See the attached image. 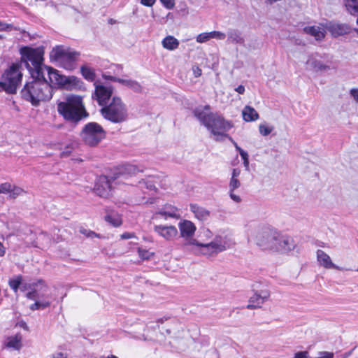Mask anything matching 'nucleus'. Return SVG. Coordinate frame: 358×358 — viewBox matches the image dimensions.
Wrapping results in <instances>:
<instances>
[{
	"label": "nucleus",
	"instance_id": "f257e3e1",
	"mask_svg": "<svg viewBox=\"0 0 358 358\" xmlns=\"http://www.w3.org/2000/svg\"><path fill=\"white\" fill-rule=\"evenodd\" d=\"M256 244L264 250L287 252L294 249V239L271 229L259 231L256 236Z\"/></svg>",
	"mask_w": 358,
	"mask_h": 358
},
{
	"label": "nucleus",
	"instance_id": "f03ea898",
	"mask_svg": "<svg viewBox=\"0 0 358 358\" xmlns=\"http://www.w3.org/2000/svg\"><path fill=\"white\" fill-rule=\"evenodd\" d=\"M200 241L194 245L197 251L195 255L211 257L227 250L231 246V242L227 236L216 234L208 228H203L200 232Z\"/></svg>",
	"mask_w": 358,
	"mask_h": 358
},
{
	"label": "nucleus",
	"instance_id": "7ed1b4c3",
	"mask_svg": "<svg viewBox=\"0 0 358 358\" xmlns=\"http://www.w3.org/2000/svg\"><path fill=\"white\" fill-rule=\"evenodd\" d=\"M194 115L215 136H226V133L233 127L231 121L226 120L218 113L210 112L209 105L196 108Z\"/></svg>",
	"mask_w": 358,
	"mask_h": 358
},
{
	"label": "nucleus",
	"instance_id": "20e7f679",
	"mask_svg": "<svg viewBox=\"0 0 358 358\" xmlns=\"http://www.w3.org/2000/svg\"><path fill=\"white\" fill-rule=\"evenodd\" d=\"M32 78L22 89L21 96L32 106H38L41 102L49 101L52 98L53 90L48 80L41 79V77Z\"/></svg>",
	"mask_w": 358,
	"mask_h": 358
},
{
	"label": "nucleus",
	"instance_id": "39448f33",
	"mask_svg": "<svg viewBox=\"0 0 358 358\" xmlns=\"http://www.w3.org/2000/svg\"><path fill=\"white\" fill-rule=\"evenodd\" d=\"M58 113L67 121L78 122L87 116L83 99L78 95L67 96L64 101L57 103Z\"/></svg>",
	"mask_w": 358,
	"mask_h": 358
},
{
	"label": "nucleus",
	"instance_id": "423d86ee",
	"mask_svg": "<svg viewBox=\"0 0 358 358\" xmlns=\"http://www.w3.org/2000/svg\"><path fill=\"white\" fill-rule=\"evenodd\" d=\"M21 64L28 69L32 78H39L42 76L43 65V48L41 47L33 48L25 46L20 48Z\"/></svg>",
	"mask_w": 358,
	"mask_h": 358
},
{
	"label": "nucleus",
	"instance_id": "0eeeda50",
	"mask_svg": "<svg viewBox=\"0 0 358 358\" xmlns=\"http://www.w3.org/2000/svg\"><path fill=\"white\" fill-rule=\"evenodd\" d=\"M80 53L63 45H58L52 48L50 52V58L64 69L72 71L76 69Z\"/></svg>",
	"mask_w": 358,
	"mask_h": 358
},
{
	"label": "nucleus",
	"instance_id": "6e6552de",
	"mask_svg": "<svg viewBox=\"0 0 358 358\" xmlns=\"http://www.w3.org/2000/svg\"><path fill=\"white\" fill-rule=\"evenodd\" d=\"M102 116L113 123L125 122L128 118V110L121 98L113 97L111 101L100 110Z\"/></svg>",
	"mask_w": 358,
	"mask_h": 358
},
{
	"label": "nucleus",
	"instance_id": "1a4fd4ad",
	"mask_svg": "<svg viewBox=\"0 0 358 358\" xmlns=\"http://www.w3.org/2000/svg\"><path fill=\"white\" fill-rule=\"evenodd\" d=\"M22 78L20 65L13 64L2 75L0 81V92L5 91L8 94H15Z\"/></svg>",
	"mask_w": 358,
	"mask_h": 358
},
{
	"label": "nucleus",
	"instance_id": "9d476101",
	"mask_svg": "<svg viewBox=\"0 0 358 358\" xmlns=\"http://www.w3.org/2000/svg\"><path fill=\"white\" fill-rule=\"evenodd\" d=\"M80 136L85 145L94 147L105 138L106 132L98 123L89 122L84 126Z\"/></svg>",
	"mask_w": 358,
	"mask_h": 358
},
{
	"label": "nucleus",
	"instance_id": "9b49d317",
	"mask_svg": "<svg viewBox=\"0 0 358 358\" xmlns=\"http://www.w3.org/2000/svg\"><path fill=\"white\" fill-rule=\"evenodd\" d=\"M180 236L183 241L182 247L192 253H197L194 248V245L198 244V240L194 238V234L196 230V225L189 220H184L178 223Z\"/></svg>",
	"mask_w": 358,
	"mask_h": 358
},
{
	"label": "nucleus",
	"instance_id": "f8f14e48",
	"mask_svg": "<svg viewBox=\"0 0 358 358\" xmlns=\"http://www.w3.org/2000/svg\"><path fill=\"white\" fill-rule=\"evenodd\" d=\"M43 72L42 76H40L41 78L47 80L48 79V83L52 88L53 86L66 87L67 85L71 83L72 80L75 79L73 77L67 78L60 75L58 71L47 66L43 67Z\"/></svg>",
	"mask_w": 358,
	"mask_h": 358
},
{
	"label": "nucleus",
	"instance_id": "ddd939ff",
	"mask_svg": "<svg viewBox=\"0 0 358 358\" xmlns=\"http://www.w3.org/2000/svg\"><path fill=\"white\" fill-rule=\"evenodd\" d=\"M180 217V215L179 213V209L169 203H166L161 208L158 209L155 211L152 218L153 220H167L168 219H179Z\"/></svg>",
	"mask_w": 358,
	"mask_h": 358
},
{
	"label": "nucleus",
	"instance_id": "4468645a",
	"mask_svg": "<svg viewBox=\"0 0 358 358\" xmlns=\"http://www.w3.org/2000/svg\"><path fill=\"white\" fill-rule=\"evenodd\" d=\"M270 297V291L268 289L255 290L252 296L249 299L247 308L254 309L260 308L262 305L267 301Z\"/></svg>",
	"mask_w": 358,
	"mask_h": 358
},
{
	"label": "nucleus",
	"instance_id": "2eb2a0df",
	"mask_svg": "<svg viewBox=\"0 0 358 358\" xmlns=\"http://www.w3.org/2000/svg\"><path fill=\"white\" fill-rule=\"evenodd\" d=\"M94 190L100 197H108L111 192V185L108 178L105 176H99L96 180Z\"/></svg>",
	"mask_w": 358,
	"mask_h": 358
},
{
	"label": "nucleus",
	"instance_id": "dca6fc26",
	"mask_svg": "<svg viewBox=\"0 0 358 358\" xmlns=\"http://www.w3.org/2000/svg\"><path fill=\"white\" fill-rule=\"evenodd\" d=\"M113 88L111 86H104L103 85H96L94 96L100 106H106L108 101L112 96Z\"/></svg>",
	"mask_w": 358,
	"mask_h": 358
},
{
	"label": "nucleus",
	"instance_id": "f3484780",
	"mask_svg": "<svg viewBox=\"0 0 358 358\" xmlns=\"http://www.w3.org/2000/svg\"><path fill=\"white\" fill-rule=\"evenodd\" d=\"M154 231L168 241L174 240L178 234L177 228L172 225H155Z\"/></svg>",
	"mask_w": 358,
	"mask_h": 358
},
{
	"label": "nucleus",
	"instance_id": "a211bd4d",
	"mask_svg": "<svg viewBox=\"0 0 358 358\" xmlns=\"http://www.w3.org/2000/svg\"><path fill=\"white\" fill-rule=\"evenodd\" d=\"M325 27L334 37L347 34L350 31V27L346 24L329 22L325 24Z\"/></svg>",
	"mask_w": 358,
	"mask_h": 358
},
{
	"label": "nucleus",
	"instance_id": "6ab92c4d",
	"mask_svg": "<svg viewBox=\"0 0 358 358\" xmlns=\"http://www.w3.org/2000/svg\"><path fill=\"white\" fill-rule=\"evenodd\" d=\"M317 260L320 266L327 269H336L339 271H343L344 268H341L335 264L331 259V257L325 252L322 250H317Z\"/></svg>",
	"mask_w": 358,
	"mask_h": 358
},
{
	"label": "nucleus",
	"instance_id": "aec40b11",
	"mask_svg": "<svg viewBox=\"0 0 358 358\" xmlns=\"http://www.w3.org/2000/svg\"><path fill=\"white\" fill-rule=\"evenodd\" d=\"M189 208L194 217L199 221H207L210 217V211L209 210L196 203L190 204Z\"/></svg>",
	"mask_w": 358,
	"mask_h": 358
},
{
	"label": "nucleus",
	"instance_id": "412c9836",
	"mask_svg": "<svg viewBox=\"0 0 358 358\" xmlns=\"http://www.w3.org/2000/svg\"><path fill=\"white\" fill-rule=\"evenodd\" d=\"M326 27L322 26H308L303 29L306 34L313 36L315 40L321 41L325 36Z\"/></svg>",
	"mask_w": 358,
	"mask_h": 358
},
{
	"label": "nucleus",
	"instance_id": "4be33fe9",
	"mask_svg": "<svg viewBox=\"0 0 358 358\" xmlns=\"http://www.w3.org/2000/svg\"><path fill=\"white\" fill-rule=\"evenodd\" d=\"M241 185V181L238 178H230L229 183V195L231 199L234 202L238 203H241L242 199L241 196L235 194V190L239 188Z\"/></svg>",
	"mask_w": 358,
	"mask_h": 358
},
{
	"label": "nucleus",
	"instance_id": "5701e85b",
	"mask_svg": "<svg viewBox=\"0 0 358 358\" xmlns=\"http://www.w3.org/2000/svg\"><path fill=\"white\" fill-rule=\"evenodd\" d=\"M182 334L181 339L176 338L173 342V345L180 351L185 350L191 341L187 333L182 331Z\"/></svg>",
	"mask_w": 358,
	"mask_h": 358
},
{
	"label": "nucleus",
	"instance_id": "b1692460",
	"mask_svg": "<svg viewBox=\"0 0 358 358\" xmlns=\"http://www.w3.org/2000/svg\"><path fill=\"white\" fill-rule=\"evenodd\" d=\"M306 64L316 71H327L330 69L329 66L323 64L321 61L317 59L313 55L309 56L306 61Z\"/></svg>",
	"mask_w": 358,
	"mask_h": 358
},
{
	"label": "nucleus",
	"instance_id": "393cba45",
	"mask_svg": "<svg viewBox=\"0 0 358 358\" xmlns=\"http://www.w3.org/2000/svg\"><path fill=\"white\" fill-rule=\"evenodd\" d=\"M242 115L245 122H253L258 120L259 117L256 110L250 106H246L243 108Z\"/></svg>",
	"mask_w": 358,
	"mask_h": 358
},
{
	"label": "nucleus",
	"instance_id": "a878e982",
	"mask_svg": "<svg viewBox=\"0 0 358 358\" xmlns=\"http://www.w3.org/2000/svg\"><path fill=\"white\" fill-rule=\"evenodd\" d=\"M179 44V41L174 36L170 35L166 36L162 41V47L170 51L176 50Z\"/></svg>",
	"mask_w": 358,
	"mask_h": 358
},
{
	"label": "nucleus",
	"instance_id": "bb28decb",
	"mask_svg": "<svg viewBox=\"0 0 358 358\" xmlns=\"http://www.w3.org/2000/svg\"><path fill=\"white\" fill-rule=\"evenodd\" d=\"M228 41L229 43L243 45L245 39L242 34L236 29H229L227 32Z\"/></svg>",
	"mask_w": 358,
	"mask_h": 358
},
{
	"label": "nucleus",
	"instance_id": "cd10ccee",
	"mask_svg": "<svg viewBox=\"0 0 358 358\" xmlns=\"http://www.w3.org/2000/svg\"><path fill=\"white\" fill-rule=\"evenodd\" d=\"M119 83L122 85L128 87L136 92H139L141 90V85L136 80L131 79H120Z\"/></svg>",
	"mask_w": 358,
	"mask_h": 358
},
{
	"label": "nucleus",
	"instance_id": "c85d7f7f",
	"mask_svg": "<svg viewBox=\"0 0 358 358\" xmlns=\"http://www.w3.org/2000/svg\"><path fill=\"white\" fill-rule=\"evenodd\" d=\"M22 337L20 335H15L8 338L6 346L8 348H13L14 350H20L21 348Z\"/></svg>",
	"mask_w": 358,
	"mask_h": 358
},
{
	"label": "nucleus",
	"instance_id": "c756f323",
	"mask_svg": "<svg viewBox=\"0 0 358 358\" xmlns=\"http://www.w3.org/2000/svg\"><path fill=\"white\" fill-rule=\"evenodd\" d=\"M345 7L352 15H358V0H345Z\"/></svg>",
	"mask_w": 358,
	"mask_h": 358
},
{
	"label": "nucleus",
	"instance_id": "7c9ffc66",
	"mask_svg": "<svg viewBox=\"0 0 358 358\" xmlns=\"http://www.w3.org/2000/svg\"><path fill=\"white\" fill-rule=\"evenodd\" d=\"M105 219L114 227H119L122 224V220L117 214L108 215L106 216Z\"/></svg>",
	"mask_w": 358,
	"mask_h": 358
},
{
	"label": "nucleus",
	"instance_id": "2f4dec72",
	"mask_svg": "<svg viewBox=\"0 0 358 358\" xmlns=\"http://www.w3.org/2000/svg\"><path fill=\"white\" fill-rule=\"evenodd\" d=\"M80 71L83 77L88 80H93L95 76L94 71L87 66H82Z\"/></svg>",
	"mask_w": 358,
	"mask_h": 358
},
{
	"label": "nucleus",
	"instance_id": "473e14b6",
	"mask_svg": "<svg viewBox=\"0 0 358 358\" xmlns=\"http://www.w3.org/2000/svg\"><path fill=\"white\" fill-rule=\"evenodd\" d=\"M50 306V302H49L48 301H41L38 300V299H37L35 301V303L30 306V309L31 310H43L45 308L49 307Z\"/></svg>",
	"mask_w": 358,
	"mask_h": 358
},
{
	"label": "nucleus",
	"instance_id": "72a5a7b5",
	"mask_svg": "<svg viewBox=\"0 0 358 358\" xmlns=\"http://www.w3.org/2000/svg\"><path fill=\"white\" fill-rule=\"evenodd\" d=\"M22 277L21 275H17L15 278L9 280L8 285L15 293L17 292L18 288L22 282Z\"/></svg>",
	"mask_w": 358,
	"mask_h": 358
},
{
	"label": "nucleus",
	"instance_id": "f704fd0d",
	"mask_svg": "<svg viewBox=\"0 0 358 358\" xmlns=\"http://www.w3.org/2000/svg\"><path fill=\"white\" fill-rule=\"evenodd\" d=\"M138 254L139 257L142 260H148V259H151L154 255V253L152 252H150L148 250L143 249L141 248H138Z\"/></svg>",
	"mask_w": 358,
	"mask_h": 358
},
{
	"label": "nucleus",
	"instance_id": "c9c22d12",
	"mask_svg": "<svg viewBox=\"0 0 358 358\" xmlns=\"http://www.w3.org/2000/svg\"><path fill=\"white\" fill-rule=\"evenodd\" d=\"M273 130V127L268 126L266 124H261L259 126V133L264 136H266L269 135Z\"/></svg>",
	"mask_w": 358,
	"mask_h": 358
},
{
	"label": "nucleus",
	"instance_id": "e433bc0d",
	"mask_svg": "<svg viewBox=\"0 0 358 358\" xmlns=\"http://www.w3.org/2000/svg\"><path fill=\"white\" fill-rule=\"evenodd\" d=\"M23 192L24 190L22 188L12 185L9 196L12 199H15L17 196L21 195Z\"/></svg>",
	"mask_w": 358,
	"mask_h": 358
},
{
	"label": "nucleus",
	"instance_id": "4c0bfd02",
	"mask_svg": "<svg viewBox=\"0 0 358 358\" xmlns=\"http://www.w3.org/2000/svg\"><path fill=\"white\" fill-rule=\"evenodd\" d=\"M139 186L141 189H147L149 190H153L155 189V186L153 184V182L150 180H143L142 181L139 182Z\"/></svg>",
	"mask_w": 358,
	"mask_h": 358
},
{
	"label": "nucleus",
	"instance_id": "58836bf2",
	"mask_svg": "<svg viewBox=\"0 0 358 358\" xmlns=\"http://www.w3.org/2000/svg\"><path fill=\"white\" fill-rule=\"evenodd\" d=\"M209 36L211 38H215L217 40H224L226 38V34L219 31H213L208 32Z\"/></svg>",
	"mask_w": 358,
	"mask_h": 358
},
{
	"label": "nucleus",
	"instance_id": "ea45409f",
	"mask_svg": "<svg viewBox=\"0 0 358 358\" xmlns=\"http://www.w3.org/2000/svg\"><path fill=\"white\" fill-rule=\"evenodd\" d=\"M80 234H83L85 236H86L87 238H93L94 237L100 238L99 234H97L95 232H94L91 230L85 229V228H80Z\"/></svg>",
	"mask_w": 358,
	"mask_h": 358
},
{
	"label": "nucleus",
	"instance_id": "a19ab883",
	"mask_svg": "<svg viewBox=\"0 0 358 358\" xmlns=\"http://www.w3.org/2000/svg\"><path fill=\"white\" fill-rule=\"evenodd\" d=\"M17 30L15 27L12 24H8L3 22L0 21V31H10L12 30Z\"/></svg>",
	"mask_w": 358,
	"mask_h": 358
},
{
	"label": "nucleus",
	"instance_id": "79ce46f5",
	"mask_svg": "<svg viewBox=\"0 0 358 358\" xmlns=\"http://www.w3.org/2000/svg\"><path fill=\"white\" fill-rule=\"evenodd\" d=\"M210 39V38L209 36L208 32H203V33L199 34L196 36V41L200 43H205V42L209 41Z\"/></svg>",
	"mask_w": 358,
	"mask_h": 358
},
{
	"label": "nucleus",
	"instance_id": "37998d69",
	"mask_svg": "<svg viewBox=\"0 0 358 358\" xmlns=\"http://www.w3.org/2000/svg\"><path fill=\"white\" fill-rule=\"evenodd\" d=\"M12 185L8 182L2 183L0 185V194H10Z\"/></svg>",
	"mask_w": 358,
	"mask_h": 358
},
{
	"label": "nucleus",
	"instance_id": "c03bdc74",
	"mask_svg": "<svg viewBox=\"0 0 358 358\" xmlns=\"http://www.w3.org/2000/svg\"><path fill=\"white\" fill-rule=\"evenodd\" d=\"M159 1L166 9L171 10L175 7V0H159Z\"/></svg>",
	"mask_w": 358,
	"mask_h": 358
},
{
	"label": "nucleus",
	"instance_id": "a18cd8bd",
	"mask_svg": "<svg viewBox=\"0 0 358 358\" xmlns=\"http://www.w3.org/2000/svg\"><path fill=\"white\" fill-rule=\"evenodd\" d=\"M241 157L243 160V165L246 170L249 169V159H248V154L245 151L241 152Z\"/></svg>",
	"mask_w": 358,
	"mask_h": 358
},
{
	"label": "nucleus",
	"instance_id": "49530a36",
	"mask_svg": "<svg viewBox=\"0 0 358 358\" xmlns=\"http://www.w3.org/2000/svg\"><path fill=\"white\" fill-rule=\"evenodd\" d=\"M349 94L353 101L358 104V88H352L349 92Z\"/></svg>",
	"mask_w": 358,
	"mask_h": 358
},
{
	"label": "nucleus",
	"instance_id": "de8ad7c7",
	"mask_svg": "<svg viewBox=\"0 0 358 358\" xmlns=\"http://www.w3.org/2000/svg\"><path fill=\"white\" fill-rule=\"evenodd\" d=\"M334 354L331 352L321 351L318 352L317 358H334Z\"/></svg>",
	"mask_w": 358,
	"mask_h": 358
},
{
	"label": "nucleus",
	"instance_id": "09e8293b",
	"mask_svg": "<svg viewBox=\"0 0 358 358\" xmlns=\"http://www.w3.org/2000/svg\"><path fill=\"white\" fill-rule=\"evenodd\" d=\"M27 297L31 300L36 301L37 299L39 298L38 294L36 289H34L31 292H29L27 294Z\"/></svg>",
	"mask_w": 358,
	"mask_h": 358
},
{
	"label": "nucleus",
	"instance_id": "8fccbe9b",
	"mask_svg": "<svg viewBox=\"0 0 358 358\" xmlns=\"http://www.w3.org/2000/svg\"><path fill=\"white\" fill-rule=\"evenodd\" d=\"M157 0H140V3L145 6L152 7Z\"/></svg>",
	"mask_w": 358,
	"mask_h": 358
},
{
	"label": "nucleus",
	"instance_id": "3c124183",
	"mask_svg": "<svg viewBox=\"0 0 358 358\" xmlns=\"http://www.w3.org/2000/svg\"><path fill=\"white\" fill-rule=\"evenodd\" d=\"M308 352L307 351H300L294 354V358H308Z\"/></svg>",
	"mask_w": 358,
	"mask_h": 358
},
{
	"label": "nucleus",
	"instance_id": "603ef678",
	"mask_svg": "<svg viewBox=\"0 0 358 358\" xmlns=\"http://www.w3.org/2000/svg\"><path fill=\"white\" fill-rule=\"evenodd\" d=\"M192 71L196 78L199 77L202 73L201 69L196 65L192 66Z\"/></svg>",
	"mask_w": 358,
	"mask_h": 358
},
{
	"label": "nucleus",
	"instance_id": "864d4df0",
	"mask_svg": "<svg viewBox=\"0 0 358 358\" xmlns=\"http://www.w3.org/2000/svg\"><path fill=\"white\" fill-rule=\"evenodd\" d=\"M134 237H136L135 234L134 233L130 232H125L120 236V238L122 239H130Z\"/></svg>",
	"mask_w": 358,
	"mask_h": 358
},
{
	"label": "nucleus",
	"instance_id": "5fc2aeb1",
	"mask_svg": "<svg viewBox=\"0 0 358 358\" xmlns=\"http://www.w3.org/2000/svg\"><path fill=\"white\" fill-rule=\"evenodd\" d=\"M241 175V170L239 169H234L231 173V178H238Z\"/></svg>",
	"mask_w": 358,
	"mask_h": 358
},
{
	"label": "nucleus",
	"instance_id": "6e6d98bb",
	"mask_svg": "<svg viewBox=\"0 0 358 358\" xmlns=\"http://www.w3.org/2000/svg\"><path fill=\"white\" fill-rule=\"evenodd\" d=\"M103 77L105 80H112V81L117 82V83H119V80H120V79H121V78H118L117 77L108 76V75H103Z\"/></svg>",
	"mask_w": 358,
	"mask_h": 358
},
{
	"label": "nucleus",
	"instance_id": "4d7b16f0",
	"mask_svg": "<svg viewBox=\"0 0 358 358\" xmlns=\"http://www.w3.org/2000/svg\"><path fill=\"white\" fill-rule=\"evenodd\" d=\"M126 170L128 171L129 173H135L136 171V167L134 165H127Z\"/></svg>",
	"mask_w": 358,
	"mask_h": 358
},
{
	"label": "nucleus",
	"instance_id": "13d9d810",
	"mask_svg": "<svg viewBox=\"0 0 358 358\" xmlns=\"http://www.w3.org/2000/svg\"><path fill=\"white\" fill-rule=\"evenodd\" d=\"M245 87L242 85L238 86L235 88V91L237 92L240 94H243L245 93Z\"/></svg>",
	"mask_w": 358,
	"mask_h": 358
},
{
	"label": "nucleus",
	"instance_id": "bf43d9fd",
	"mask_svg": "<svg viewBox=\"0 0 358 358\" xmlns=\"http://www.w3.org/2000/svg\"><path fill=\"white\" fill-rule=\"evenodd\" d=\"M230 141L234 144V147L236 148V150L238 151L239 154L241 155V152L244 151L242 148H241L238 144L231 138L229 137Z\"/></svg>",
	"mask_w": 358,
	"mask_h": 358
},
{
	"label": "nucleus",
	"instance_id": "052dcab7",
	"mask_svg": "<svg viewBox=\"0 0 358 358\" xmlns=\"http://www.w3.org/2000/svg\"><path fill=\"white\" fill-rule=\"evenodd\" d=\"M51 358H66V357L64 354L59 352L53 355Z\"/></svg>",
	"mask_w": 358,
	"mask_h": 358
},
{
	"label": "nucleus",
	"instance_id": "680f3d73",
	"mask_svg": "<svg viewBox=\"0 0 358 358\" xmlns=\"http://www.w3.org/2000/svg\"><path fill=\"white\" fill-rule=\"evenodd\" d=\"M5 255V249L3 244L0 242V257H2Z\"/></svg>",
	"mask_w": 358,
	"mask_h": 358
},
{
	"label": "nucleus",
	"instance_id": "e2e57ef3",
	"mask_svg": "<svg viewBox=\"0 0 358 358\" xmlns=\"http://www.w3.org/2000/svg\"><path fill=\"white\" fill-rule=\"evenodd\" d=\"M4 37L3 35L0 34V39H3Z\"/></svg>",
	"mask_w": 358,
	"mask_h": 358
},
{
	"label": "nucleus",
	"instance_id": "0e129e2a",
	"mask_svg": "<svg viewBox=\"0 0 358 358\" xmlns=\"http://www.w3.org/2000/svg\"><path fill=\"white\" fill-rule=\"evenodd\" d=\"M357 24H358V17H357Z\"/></svg>",
	"mask_w": 358,
	"mask_h": 358
},
{
	"label": "nucleus",
	"instance_id": "69168bd1",
	"mask_svg": "<svg viewBox=\"0 0 358 358\" xmlns=\"http://www.w3.org/2000/svg\"><path fill=\"white\" fill-rule=\"evenodd\" d=\"M356 271H358V268L356 269Z\"/></svg>",
	"mask_w": 358,
	"mask_h": 358
},
{
	"label": "nucleus",
	"instance_id": "338daca9",
	"mask_svg": "<svg viewBox=\"0 0 358 358\" xmlns=\"http://www.w3.org/2000/svg\"><path fill=\"white\" fill-rule=\"evenodd\" d=\"M357 32H358V30H357Z\"/></svg>",
	"mask_w": 358,
	"mask_h": 358
}]
</instances>
